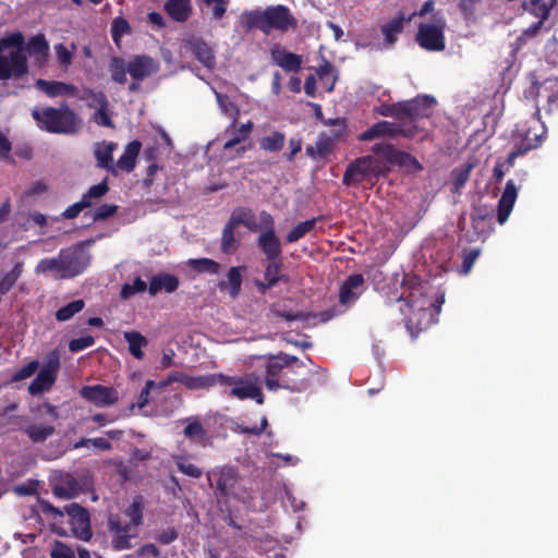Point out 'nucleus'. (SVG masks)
Returning a JSON list of instances; mask_svg holds the SVG:
<instances>
[{
	"label": "nucleus",
	"instance_id": "nucleus-1",
	"mask_svg": "<svg viewBox=\"0 0 558 558\" xmlns=\"http://www.w3.org/2000/svg\"><path fill=\"white\" fill-rule=\"evenodd\" d=\"M28 58L33 65L43 69L50 58V46L39 33L25 40L22 32L8 33L0 38V81L22 80L29 73Z\"/></svg>",
	"mask_w": 558,
	"mask_h": 558
},
{
	"label": "nucleus",
	"instance_id": "nucleus-51",
	"mask_svg": "<svg viewBox=\"0 0 558 558\" xmlns=\"http://www.w3.org/2000/svg\"><path fill=\"white\" fill-rule=\"evenodd\" d=\"M148 290L147 283L141 278L136 277L132 283H124L120 291V298L122 300H129L136 293H141Z\"/></svg>",
	"mask_w": 558,
	"mask_h": 558
},
{
	"label": "nucleus",
	"instance_id": "nucleus-41",
	"mask_svg": "<svg viewBox=\"0 0 558 558\" xmlns=\"http://www.w3.org/2000/svg\"><path fill=\"white\" fill-rule=\"evenodd\" d=\"M56 432L52 425L32 424L24 429V433L34 442H44L51 437Z\"/></svg>",
	"mask_w": 558,
	"mask_h": 558
},
{
	"label": "nucleus",
	"instance_id": "nucleus-60",
	"mask_svg": "<svg viewBox=\"0 0 558 558\" xmlns=\"http://www.w3.org/2000/svg\"><path fill=\"white\" fill-rule=\"evenodd\" d=\"M92 205H93V203L90 201H85V199L81 198V201L69 206L62 213V217L64 219H74L80 215V213L82 210H84L85 208H89Z\"/></svg>",
	"mask_w": 558,
	"mask_h": 558
},
{
	"label": "nucleus",
	"instance_id": "nucleus-53",
	"mask_svg": "<svg viewBox=\"0 0 558 558\" xmlns=\"http://www.w3.org/2000/svg\"><path fill=\"white\" fill-rule=\"evenodd\" d=\"M481 3L482 0H459L458 8L464 21H476V10Z\"/></svg>",
	"mask_w": 558,
	"mask_h": 558
},
{
	"label": "nucleus",
	"instance_id": "nucleus-54",
	"mask_svg": "<svg viewBox=\"0 0 558 558\" xmlns=\"http://www.w3.org/2000/svg\"><path fill=\"white\" fill-rule=\"evenodd\" d=\"M175 464L179 471L185 474L186 476L199 478L203 474L202 469H199L194 463L190 462L186 458L178 457L175 460Z\"/></svg>",
	"mask_w": 558,
	"mask_h": 558
},
{
	"label": "nucleus",
	"instance_id": "nucleus-25",
	"mask_svg": "<svg viewBox=\"0 0 558 558\" xmlns=\"http://www.w3.org/2000/svg\"><path fill=\"white\" fill-rule=\"evenodd\" d=\"M409 105L411 112V123H408V125H418L417 122L420 119L428 118L432 116L433 108L436 105V99L433 96L423 95L409 100Z\"/></svg>",
	"mask_w": 558,
	"mask_h": 558
},
{
	"label": "nucleus",
	"instance_id": "nucleus-26",
	"mask_svg": "<svg viewBox=\"0 0 558 558\" xmlns=\"http://www.w3.org/2000/svg\"><path fill=\"white\" fill-rule=\"evenodd\" d=\"M35 86L50 98L58 96L73 97L77 94L78 90L77 87L73 84L60 81H47L44 78L37 80Z\"/></svg>",
	"mask_w": 558,
	"mask_h": 558
},
{
	"label": "nucleus",
	"instance_id": "nucleus-39",
	"mask_svg": "<svg viewBox=\"0 0 558 558\" xmlns=\"http://www.w3.org/2000/svg\"><path fill=\"white\" fill-rule=\"evenodd\" d=\"M63 268V258L61 257L60 251L57 257L43 258L36 267V272H53L56 278L62 279V275L64 274Z\"/></svg>",
	"mask_w": 558,
	"mask_h": 558
},
{
	"label": "nucleus",
	"instance_id": "nucleus-64",
	"mask_svg": "<svg viewBox=\"0 0 558 558\" xmlns=\"http://www.w3.org/2000/svg\"><path fill=\"white\" fill-rule=\"evenodd\" d=\"M217 102L221 109V111L226 114L233 113L236 116L239 113V110L236 106L230 101L229 97L223 94L216 93Z\"/></svg>",
	"mask_w": 558,
	"mask_h": 558
},
{
	"label": "nucleus",
	"instance_id": "nucleus-48",
	"mask_svg": "<svg viewBox=\"0 0 558 558\" xmlns=\"http://www.w3.org/2000/svg\"><path fill=\"white\" fill-rule=\"evenodd\" d=\"M22 264L16 263L13 268L0 278V294H7L17 282L22 275Z\"/></svg>",
	"mask_w": 558,
	"mask_h": 558
},
{
	"label": "nucleus",
	"instance_id": "nucleus-37",
	"mask_svg": "<svg viewBox=\"0 0 558 558\" xmlns=\"http://www.w3.org/2000/svg\"><path fill=\"white\" fill-rule=\"evenodd\" d=\"M556 0H550L549 3L545 0H530L523 2V8L526 12L537 17L538 21L545 22Z\"/></svg>",
	"mask_w": 558,
	"mask_h": 558
},
{
	"label": "nucleus",
	"instance_id": "nucleus-38",
	"mask_svg": "<svg viewBox=\"0 0 558 558\" xmlns=\"http://www.w3.org/2000/svg\"><path fill=\"white\" fill-rule=\"evenodd\" d=\"M235 229L236 227L230 221V219L227 221L222 229L220 248L225 254H234L239 248V240L234 234Z\"/></svg>",
	"mask_w": 558,
	"mask_h": 558
},
{
	"label": "nucleus",
	"instance_id": "nucleus-22",
	"mask_svg": "<svg viewBox=\"0 0 558 558\" xmlns=\"http://www.w3.org/2000/svg\"><path fill=\"white\" fill-rule=\"evenodd\" d=\"M518 196V189L512 180H508L497 206V221L504 225L514 206Z\"/></svg>",
	"mask_w": 558,
	"mask_h": 558
},
{
	"label": "nucleus",
	"instance_id": "nucleus-57",
	"mask_svg": "<svg viewBox=\"0 0 558 558\" xmlns=\"http://www.w3.org/2000/svg\"><path fill=\"white\" fill-rule=\"evenodd\" d=\"M39 367V362L37 360H34L26 365L20 367L13 375H12V381H21L28 377H31L33 374L36 373V371Z\"/></svg>",
	"mask_w": 558,
	"mask_h": 558
},
{
	"label": "nucleus",
	"instance_id": "nucleus-4",
	"mask_svg": "<svg viewBox=\"0 0 558 558\" xmlns=\"http://www.w3.org/2000/svg\"><path fill=\"white\" fill-rule=\"evenodd\" d=\"M304 367L298 356L284 352H279L276 355H269L265 364V386L270 391L278 389H286L291 392H302L310 387V381L305 377L292 378L290 373H295L293 367Z\"/></svg>",
	"mask_w": 558,
	"mask_h": 558
},
{
	"label": "nucleus",
	"instance_id": "nucleus-15",
	"mask_svg": "<svg viewBox=\"0 0 558 558\" xmlns=\"http://www.w3.org/2000/svg\"><path fill=\"white\" fill-rule=\"evenodd\" d=\"M438 24H420L415 39L417 44L427 51H441L446 48L444 29L445 20Z\"/></svg>",
	"mask_w": 558,
	"mask_h": 558
},
{
	"label": "nucleus",
	"instance_id": "nucleus-61",
	"mask_svg": "<svg viewBox=\"0 0 558 558\" xmlns=\"http://www.w3.org/2000/svg\"><path fill=\"white\" fill-rule=\"evenodd\" d=\"M118 206L114 204H102L97 207L93 213V219L95 221L105 220L116 215L118 211Z\"/></svg>",
	"mask_w": 558,
	"mask_h": 558
},
{
	"label": "nucleus",
	"instance_id": "nucleus-8",
	"mask_svg": "<svg viewBox=\"0 0 558 558\" xmlns=\"http://www.w3.org/2000/svg\"><path fill=\"white\" fill-rule=\"evenodd\" d=\"M208 481L215 486L218 498H233L244 501L248 493L243 485V477L238 470L230 465H223L208 473Z\"/></svg>",
	"mask_w": 558,
	"mask_h": 558
},
{
	"label": "nucleus",
	"instance_id": "nucleus-2",
	"mask_svg": "<svg viewBox=\"0 0 558 558\" xmlns=\"http://www.w3.org/2000/svg\"><path fill=\"white\" fill-rule=\"evenodd\" d=\"M411 281L414 283L410 287L408 294L402 293L396 301L401 303L399 310L404 316L403 320L407 329L411 336L415 337L435 323L438 310H436L433 300L425 293L420 279L413 277Z\"/></svg>",
	"mask_w": 558,
	"mask_h": 558
},
{
	"label": "nucleus",
	"instance_id": "nucleus-7",
	"mask_svg": "<svg viewBox=\"0 0 558 558\" xmlns=\"http://www.w3.org/2000/svg\"><path fill=\"white\" fill-rule=\"evenodd\" d=\"M32 117L40 130L52 134H75L81 124L78 114L64 101L58 108H36Z\"/></svg>",
	"mask_w": 558,
	"mask_h": 558
},
{
	"label": "nucleus",
	"instance_id": "nucleus-24",
	"mask_svg": "<svg viewBox=\"0 0 558 558\" xmlns=\"http://www.w3.org/2000/svg\"><path fill=\"white\" fill-rule=\"evenodd\" d=\"M117 148V144L112 142H102L95 145L94 155L96 158V166L101 169H106L109 173L117 177L118 171L114 167L113 151Z\"/></svg>",
	"mask_w": 558,
	"mask_h": 558
},
{
	"label": "nucleus",
	"instance_id": "nucleus-52",
	"mask_svg": "<svg viewBox=\"0 0 558 558\" xmlns=\"http://www.w3.org/2000/svg\"><path fill=\"white\" fill-rule=\"evenodd\" d=\"M480 254H481L480 247L470 248V250L464 248L461 253L462 264L458 270L459 274L460 275H469L473 268L474 263L478 258Z\"/></svg>",
	"mask_w": 558,
	"mask_h": 558
},
{
	"label": "nucleus",
	"instance_id": "nucleus-9",
	"mask_svg": "<svg viewBox=\"0 0 558 558\" xmlns=\"http://www.w3.org/2000/svg\"><path fill=\"white\" fill-rule=\"evenodd\" d=\"M41 510L44 513L51 514L54 520L66 514L71 531L75 537L84 542H88L92 538L90 517L88 511L81 505L72 502L64 506L63 509H59L49 502H43Z\"/></svg>",
	"mask_w": 558,
	"mask_h": 558
},
{
	"label": "nucleus",
	"instance_id": "nucleus-20",
	"mask_svg": "<svg viewBox=\"0 0 558 558\" xmlns=\"http://www.w3.org/2000/svg\"><path fill=\"white\" fill-rule=\"evenodd\" d=\"M365 279L362 274L347 277L339 288V303L349 306L357 301L364 291Z\"/></svg>",
	"mask_w": 558,
	"mask_h": 558
},
{
	"label": "nucleus",
	"instance_id": "nucleus-42",
	"mask_svg": "<svg viewBox=\"0 0 558 558\" xmlns=\"http://www.w3.org/2000/svg\"><path fill=\"white\" fill-rule=\"evenodd\" d=\"M52 493L56 497L70 499L78 493V483L73 476L69 475L61 483L53 486Z\"/></svg>",
	"mask_w": 558,
	"mask_h": 558
},
{
	"label": "nucleus",
	"instance_id": "nucleus-59",
	"mask_svg": "<svg viewBox=\"0 0 558 558\" xmlns=\"http://www.w3.org/2000/svg\"><path fill=\"white\" fill-rule=\"evenodd\" d=\"M154 537L160 545H169L178 539L179 532L175 527H167L161 531H157Z\"/></svg>",
	"mask_w": 558,
	"mask_h": 558
},
{
	"label": "nucleus",
	"instance_id": "nucleus-23",
	"mask_svg": "<svg viewBox=\"0 0 558 558\" xmlns=\"http://www.w3.org/2000/svg\"><path fill=\"white\" fill-rule=\"evenodd\" d=\"M233 377L235 378V376ZM236 379H240L241 381L229 386L232 388L228 392V397L238 398L240 400L253 399L258 404L264 403V395L258 386L247 381L243 377H236Z\"/></svg>",
	"mask_w": 558,
	"mask_h": 558
},
{
	"label": "nucleus",
	"instance_id": "nucleus-28",
	"mask_svg": "<svg viewBox=\"0 0 558 558\" xmlns=\"http://www.w3.org/2000/svg\"><path fill=\"white\" fill-rule=\"evenodd\" d=\"M270 56L272 62L287 72H299L302 66L301 56L280 49L279 46L271 48Z\"/></svg>",
	"mask_w": 558,
	"mask_h": 558
},
{
	"label": "nucleus",
	"instance_id": "nucleus-31",
	"mask_svg": "<svg viewBox=\"0 0 558 558\" xmlns=\"http://www.w3.org/2000/svg\"><path fill=\"white\" fill-rule=\"evenodd\" d=\"M335 147V141L327 136L320 135L314 145H307L305 148V153L308 157L320 160L327 158L332 154Z\"/></svg>",
	"mask_w": 558,
	"mask_h": 558
},
{
	"label": "nucleus",
	"instance_id": "nucleus-13",
	"mask_svg": "<svg viewBox=\"0 0 558 558\" xmlns=\"http://www.w3.org/2000/svg\"><path fill=\"white\" fill-rule=\"evenodd\" d=\"M85 243H77L75 246L61 250V257L63 258L64 274L62 279L74 278L89 266L92 256L84 248Z\"/></svg>",
	"mask_w": 558,
	"mask_h": 558
},
{
	"label": "nucleus",
	"instance_id": "nucleus-47",
	"mask_svg": "<svg viewBox=\"0 0 558 558\" xmlns=\"http://www.w3.org/2000/svg\"><path fill=\"white\" fill-rule=\"evenodd\" d=\"M84 307H85L84 300H82V299L74 300V301L68 303L66 305L60 307L56 312V315H54L56 319L58 322L70 320L75 314H77L81 311H83Z\"/></svg>",
	"mask_w": 558,
	"mask_h": 558
},
{
	"label": "nucleus",
	"instance_id": "nucleus-58",
	"mask_svg": "<svg viewBox=\"0 0 558 558\" xmlns=\"http://www.w3.org/2000/svg\"><path fill=\"white\" fill-rule=\"evenodd\" d=\"M51 558H75L74 550L60 541H54L50 550Z\"/></svg>",
	"mask_w": 558,
	"mask_h": 558
},
{
	"label": "nucleus",
	"instance_id": "nucleus-16",
	"mask_svg": "<svg viewBox=\"0 0 558 558\" xmlns=\"http://www.w3.org/2000/svg\"><path fill=\"white\" fill-rule=\"evenodd\" d=\"M372 150L390 165L398 166L410 171L422 170V165L413 155L398 150L390 144H376L373 146Z\"/></svg>",
	"mask_w": 558,
	"mask_h": 558
},
{
	"label": "nucleus",
	"instance_id": "nucleus-18",
	"mask_svg": "<svg viewBox=\"0 0 558 558\" xmlns=\"http://www.w3.org/2000/svg\"><path fill=\"white\" fill-rule=\"evenodd\" d=\"M184 378V386L187 389H208L215 386H230L232 384H238L241 380L236 379L232 376H228L221 373L201 375V376H191L187 375Z\"/></svg>",
	"mask_w": 558,
	"mask_h": 558
},
{
	"label": "nucleus",
	"instance_id": "nucleus-6",
	"mask_svg": "<svg viewBox=\"0 0 558 558\" xmlns=\"http://www.w3.org/2000/svg\"><path fill=\"white\" fill-rule=\"evenodd\" d=\"M143 510L142 497H138L124 510L108 515L107 527L114 550L121 551L133 547V539L138 536V526L143 524Z\"/></svg>",
	"mask_w": 558,
	"mask_h": 558
},
{
	"label": "nucleus",
	"instance_id": "nucleus-49",
	"mask_svg": "<svg viewBox=\"0 0 558 558\" xmlns=\"http://www.w3.org/2000/svg\"><path fill=\"white\" fill-rule=\"evenodd\" d=\"M189 266L197 272L217 275L220 269L219 263L210 258H195L187 262Z\"/></svg>",
	"mask_w": 558,
	"mask_h": 558
},
{
	"label": "nucleus",
	"instance_id": "nucleus-55",
	"mask_svg": "<svg viewBox=\"0 0 558 558\" xmlns=\"http://www.w3.org/2000/svg\"><path fill=\"white\" fill-rule=\"evenodd\" d=\"M109 191L108 179H104L100 183L95 184L88 189V191L82 196L85 201L98 199L105 196Z\"/></svg>",
	"mask_w": 558,
	"mask_h": 558
},
{
	"label": "nucleus",
	"instance_id": "nucleus-17",
	"mask_svg": "<svg viewBox=\"0 0 558 558\" xmlns=\"http://www.w3.org/2000/svg\"><path fill=\"white\" fill-rule=\"evenodd\" d=\"M80 395L85 400L99 408L110 407L118 402L119 393L113 387L104 385L84 386Z\"/></svg>",
	"mask_w": 558,
	"mask_h": 558
},
{
	"label": "nucleus",
	"instance_id": "nucleus-40",
	"mask_svg": "<svg viewBox=\"0 0 558 558\" xmlns=\"http://www.w3.org/2000/svg\"><path fill=\"white\" fill-rule=\"evenodd\" d=\"M183 434L189 440L206 446L208 440L207 430L204 428L202 423L197 420L191 421L184 428Z\"/></svg>",
	"mask_w": 558,
	"mask_h": 558
},
{
	"label": "nucleus",
	"instance_id": "nucleus-43",
	"mask_svg": "<svg viewBox=\"0 0 558 558\" xmlns=\"http://www.w3.org/2000/svg\"><path fill=\"white\" fill-rule=\"evenodd\" d=\"M320 217L307 219L305 221L299 222L287 235V243H294L304 238L307 233H310L315 227Z\"/></svg>",
	"mask_w": 558,
	"mask_h": 558
},
{
	"label": "nucleus",
	"instance_id": "nucleus-30",
	"mask_svg": "<svg viewBox=\"0 0 558 558\" xmlns=\"http://www.w3.org/2000/svg\"><path fill=\"white\" fill-rule=\"evenodd\" d=\"M142 148V143L138 140H134L130 142L124 149L122 156L114 162V167H117V171L120 170L126 173H130L134 170L136 166V159Z\"/></svg>",
	"mask_w": 558,
	"mask_h": 558
},
{
	"label": "nucleus",
	"instance_id": "nucleus-5",
	"mask_svg": "<svg viewBox=\"0 0 558 558\" xmlns=\"http://www.w3.org/2000/svg\"><path fill=\"white\" fill-rule=\"evenodd\" d=\"M159 70L158 60L148 54H135L128 61L122 57H112L108 64L110 77L116 84H126L128 74H130L131 82L128 86L130 93H138L142 89L141 83Z\"/></svg>",
	"mask_w": 558,
	"mask_h": 558
},
{
	"label": "nucleus",
	"instance_id": "nucleus-35",
	"mask_svg": "<svg viewBox=\"0 0 558 558\" xmlns=\"http://www.w3.org/2000/svg\"><path fill=\"white\" fill-rule=\"evenodd\" d=\"M191 50L194 57L206 68H214L215 54L213 49L203 39L191 41Z\"/></svg>",
	"mask_w": 558,
	"mask_h": 558
},
{
	"label": "nucleus",
	"instance_id": "nucleus-21",
	"mask_svg": "<svg viewBox=\"0 0 558 558\" xmlns=\"http://www.w3.org/2000/svg\"><path fill=\"white\" fill-rule=\"evenodd\" d=\"M282 266V258L267 260V265L264 270V280H254V284L260 293H265L270 290L280 281L288 282V276L281 272Z\"/></svg>",
	"mask_w": 558,
	"mask_h": 558
},
{
	"label": "nucleus",
	"instance_id": "nucleus-45",
	"mask_svg": "<svg viewBox=\"0 0 558 558\" xmlns=\"http://www.w3.org/2000/svg\"><path fill=\"white\" fill-rule=\"evenodd\" d=\"M286 143V135L279 131H274L269 135L264 136L259 141L260 149L270 153L280 151Z\"/></svg>",
	"mask_w": 558,
	"mask_h": 558
},
{
	"label": "nucleus",
	"instance_id": "nucleus-11",
	"mask_svg": "<svg viewBox=\"0 0 558 558\" xmlns=\"http://www.w3.org/2000/svg\"><path fill=\"white\" fill-rule=\"evenodd\" d=\"M423 129L420 125H408L405 122L379 121L359 135V140L363 142L373 141L379 137L403 136L412 138L421 133Z\"/></svg>",
	"mask_w": 558,
	"mask_h": 558
},
{
	"label": "nucleus",
	"instance_id": "nucleus-12",
	"mask_svg": "<svg viewBox=\"0 0 558 558\" xmlns=\"http://www.w3.org/2000/svg\"><path fill=\"white\" fill-rule=\"evenodd\" d=\"M59 368L60 353L54 349L47 354L40 371L28 386V392L38 396L50 390L57 380Z\"/></svg>",
	"mask_w": 558,
	"mask_h": 558
},
{
	"label": "nucleus",
	"instance_id": "nucleus-63",
	"mask_svg": "<svg viewBox=\"0 0 558 558\" xmlns=\"http://www.w3.org/2000/svg\"><path fill=\"white\" fill-rule=\"evenodd\" d=\"M54 50L60 65L68 66L72 63L73 54L63 44L56 45Z\"/></svg>",
	"mask_w": 558,
	"mask_h": 558
},
{
	"label": "nucleus",
	"instance_id": "nucleus-27",
	"mask_svg": "<svg viewBox=\"0 0 558 558\" xmlns=\"http://www.w3.org/2000/svg\"><path fill=\"white\" fill-rule=\"evenodd\" d=\"M180 280L175 275L168 272H158L150 278L148 286V293L151 296L157 295L159 292L173 293L178 290Z\"/></svg>",
	"mask_w": 558,
	"mask_h": 558
},
{
	"label": "nucleus",
	"instance_id": "nucleus-10",
	"mask_svg": "<svg viewBox=\"0 0 558 558\" xmlns=\"http://www.w3.org/2000/svg\"><path fill=\"white\" fill-rule=\"evenodd\" d=\"M259 217L260 233L256 240L257 247L265 255L266 260L282 258V244L275 230L274 217L265 210Z\"/></svg>",
	"mask_w": 558,
	"mask_h": 558
},
{
	"label": "nucleus",
	"instance_id": "nucleus-56",
	"mask_svg": "<svg viewBox=\"0 0 558 558\" xmlns=\"http://www.w3.org/2000/svg\"><path fill=\"white\" fill-rule=\"evenodd\" d=\"M392 118L399 120V122L411 123V112L409 100L393 102Z\"/></svg>",
	"mask_w": 558,
	"mask_h": 558
},
{
	"label": "nucleus",
	"instance_id": "nucleus-44",
	"mask_svg": "<svg viewBox=\"0 0 558 558\" xmlns=\"http://www.w3.org/2000/svg\"><path fill=\"white\" fill-rule=\"evenodd\" d=\"M230 126L235 128V121ZM253 128L254 123L252 121H247L246 123H243L240 128L234 129L232 132V137L225 143L223 148L226 150L231 149L238 144L248 138L250 134L253 131Z\"/></svg>",
	"mask_w": 558,
	"mask_h": 558
},
{
	"label": "nucleus",
	"instance_id": "nucleus-14",
	"mask_svg": "<svg viewBox=\"0 0 558 558\" xmlns=\"http://www.w3.org/2000/svg\"><path fill=\"white\" fill-rule=\"evenodd\" d=\"M493 219V210L484 205L473 206L470 215L472 233L465 234L466 241H485L494 231Z\"/></svg>",
	"mask_w": 558,
	"mask_h": 558
},
{
	"label": "nucleus",
	"instance_id": "nucleus-33",
	"mask_svg": "<svg viewBox=\"0 0 558 558\" xmlns=\"http://www.w3.org/2000/svg\"><path fill=\"white\" fill-rule=\"evenodd\" d=\"M405 17L399 13L390 22L381 25L380 29L384 35L385 46L390 47L398 40V35L402 33Z\"/></svg>",
	"mask_w": 558,
	"mask_h": 558
},
{
	"label": "nucleus",
	"instance_id": "nucleus-50",
	"mask_svg": "<svg viewBox=\"0 0 558 558\" xmlns=\"http://www.w3.org/2000/svg\"><path fill=\"white\" fill-rule=\"evenodd\" d=\"M131 31V26L124 17L118 16L113 19L110 32L112 40L117 46H120L122 36L130 34Z\"/></svg>",
	"mask_w": 558,
	"mask_h": 558
},
{
	"label": "nucleus",
	"instance_id": "nucleus-36",
	"mask_svg": "<svg viewBox=\"0 0 558 558\" xmlns=\"http://www.w3.org/2000/svg\"><path fill=\"white\" fill-rule=\"evenodd\" d=\"M229 219L235 227L243 225L252 232L260 231V222L256 221L254 214L250 209L238 208L231 214Z\"/></svg>",
	"mask_w": 558,
	"mask_h": 558
},
{
	"label": "nucleus",
	"instance_id": "nucleus-46",
	"mask_svg": "<svg viewBox=\"0 0 558 558\" xmlns=\"http://www.w3.org/2000/svg\"><path fill=\"white\" fill-rule=\"evenodd\" d=\"M475 167L474 161H468L461 167L452 170V186L453 192H459L469 181L472 170Z\"/></svg>",
	"mask_w": 558,
	"mask_h": 558
},
{
	"label": "nucleus",
	"instance_id": "nucleus-29",
	"mask_svg": "<svg viewBox=\"0 0 558 558\" xmlns=\"http://www.w3.org/2000/svg\"><path fill=\"white\" fill-rule=\"evenodd\" d=\"M163 10L172 21L184 23L192 15L193 5L191 0H167Z\"/></svg>",
	"mask_w": 558,
	"mask_h": 558
},
{
	"label": "nucleus",
	"instance_id": "nucleus-34",
	"mask_svg": "<svg viewBox=\"0 0 558 558\" xmlns=\"http://www.w3.org/2000/svg\"><path fill=\"white\" fill-rule=\"evenodd\" d=\"M124 340L129 344V351L133 357L136 360H143L145 353L143 348L148 345V340L144 337L140 331H125L123 333Z\"/></svg>",
	"mask_w": 558,
	"mask_h": 558
},
{
	"label": "nucleus",
	"instance_id": "nucleus-3",
	"mask_svg": "<svg viewBox=\"0 0 558 558\" xmlns=\"http://www.w3.org/2000/svg\"><path fill=\"white\" fill-rule=\"evenodd\" d=\"M238 23L245 33L258 29L265 35H269L272 32L281 34L290 31L294 32L299 26L298 19L283 4L268 5L265 9L244 10L239 15Z\"/></svg>",
	"mask_w": 558,
	"mask_h": 558
},
{
	"label": "nucleus",
	"instance_id": "nucleus-32",
	"mask_svg": "<svg viewBox=\"0 0 558 558\" xmlns=\"http://www.w3.org/2000/svg\"><path fill=\"white\" fill-rule=\"evenodd\" d=\"M245 266H233L227 272V282H220L219 289L225 290L226 287L229 288V293L232 299H236L241 292L243 271H245Z\"/></svg>",
	"mask_w": 558,
	"mask_h": 558
},
{
	"label": "nucleus",
	"instance_id": "nucleus-62",
	"mask_svg": "<svg viewBox=\"0 0 558 558\" xmlns=\"http://www.w3.org/2000/svg\"><path fill=\"white\" fill-rule=\"evenodd\" d=\"M95 343V338L93 336H84L80 338L72 339L69 342V350L73 353L83 351Z\"/></svg>",
	"mask_w": 558,
	"mask_h": 558
},
{
	"label": "nucleus",
	"instance_id": "nucleus-19",
	"mask_svg": "<svg viewBox=\"0 0 558 558\" xmlns=\"http://www.w3.org/2000/svg\"><path fill=\"white\" fill-rule=\"evenodd\" d=\"M372 157H361L352 161L345 169L342 183L347 186L357 185L366 180L372 173Z\"/></svg>",
	"mask_w": 558,
	"mask_h": 558
}]
</instances>
